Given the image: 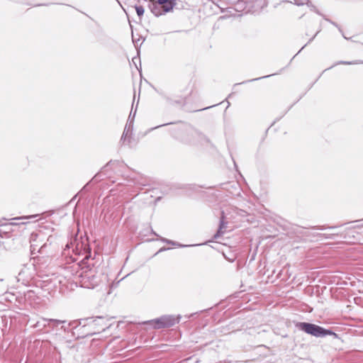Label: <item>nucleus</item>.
I'll list each match as a JSON object with an SVG mask.
<instances>
[{
	"mask_svg": "<svg viewBox=\"0 0 363 363\" xmlns=\"http://www.w3.org/2000/svg\"><path fill=\"white\" fill-rule=\"evenodd\" d=\"M228 227V222L225 221V216L224 212H221V217L220 219V224L216 233L213 235V239L216 240L222 236L225 232Z\"/></svg>",
	"mask_w": 363,
	"mask_h": 363,
	"instance_id": "nucleus-7",
	"label": "nucleus"
},
{
	"mask_svg": "<svg viewBox=\"0 0 363 363\" xmlns=\"http://www.w3.org/2000/svg\"><path fill=\"white\" fill-rule=\"evenodd\" d=\"M22 219H23V217H17V218H13L11 220H21Z\"/></svg>",
	"mask_w": 363,
	"mask_h": 363,
	"instance_id": "nucleus-18",
	"label": "nucleus"
},
{
	"mask_svg": "<svg viewBox=\"0 0 363 363\" xmlns=\"http://www.w3.org/2000/svg\"><path fill=\"white\" fill-rule=\"evenodd\" d=\"M112 163V161L108 162L104 167V169L108 167Z\"/></svg>",
	"mask_w": 363,
	"mask_h": 363,
	"instance_id": "nucleus-19",
	"label": "nucleus"
},
{
	"mask_svg": "<svg viewBox=\"0 0 363 363\" xmlns=\"http://www.w3.org/2000/svg\"><path fill=\"white\" fill-rule=\"evenodd\" d=\"M262 77H258L257 79H260ZM255 80H257V79H255Z\"/></svg>",
	"mask_w": 363,
	"mask_h": 363,
	"instance_id": "nucleus-22",
	"label": "nucleus"
},
{
	"mask_svg": "<svg viewBox=\"0 0 363 363\" xmlns=\"http://www.w3.org/2000/svg\"><path fill=\"white\" fill-rule=\"evenodd\" d=\"M294 4L298 6L308 5L310 0H294Z\"/></svg>",
	"mask_w": 363,
	"mask_h": 363,
	"instance_id": "nucleus-13",
	"label": "nucleus"
},
{
	"mask_svg": "<svg viewBox=\"0 0 363 363\" xmlns=\"http://www.w3.org/2000/svg\"><path fill=\"white\" fill-rule=\"evenodd\" d=\"M39 216H40V214H35V215H32V216H24L23 219L28 220L30 218H35L38 217Z\"/></svg>",
	"mask_w": 363,
	"mask_h": 363,
	"instance_id": "nucleus-15",
	"label": "nucleus"
},
{
	"mask_svg": "<svg viewBox=\"0 0 363 363\" xmlns=\"http://www.w3.org/2000/svg\"><path fill=\"white\" fill-rule=\"evenodd\" d=\"M33 294L34 291L31 290H28L27 291H24V299L31 298Z\"/></svg>",
	"mask_w": 363,
	"mask_h": 363,
	"instance_id": "nucleus-14",
	"label": "nucleus"
},
{
	"mask_svg": "<svg viewBox=\"0 0 363 363\" xmlns=\"http://www.w3.org/2000/svg\"><path fill=\"white\" fill-rule=\"evenodd\" d=\"M148 8L155 16H160L163 14L162 6L159 4L158 0H150Z\"/></svg>",
	"mask_w": 363,
	"mask_h": 363,
	"instance_id": "nucleus-8",
	"label": "nucleus"
},
{
	"mask_svg": "<svg viewBox=\"0 0 363 363\" xmlns=\"http://www.w3.org/2000/svg\"><path fill=\"white\" fill-rule=\"evenodd\" d=\"M177 138L185 144L196 145L202 143L203 141H208L206 138L193 129L181 130Z\"/></svg>",
	"mask_w": 363,
	"mask_h": 363,
	"instance_id": "nucleus-4",
	"label": "nucleus"
},
{
	"mask_svg": "<svg viewBox=\"0 0 363 363\" xmlns=\"http://www.w3.org/2000/svg\"><path fill=\"white\" fill-rule=\"evenodd\" d=\"M71 325L72 326V328H74V329H76L78 327V324L77 322H74Z\"/></svg>",
	"mask_w": 363,
	"mask_h": 363,
	"instance_id": "nucleus-17",
	"label": "nucleus"
},
{
	"mask_svg": "<svg viewBox=\"0 0 363 363\" xmlns=\"http://www.w3.org/2000/svg\"><path fill=\"white\" fill-rule=\"evenodd\" d=\"M162 240L163 242H167V243H171V244H172V245H174V244L173 242H172V241H170V240H169L164 239V238H162Z\"/></svg>",
	"mask_w": 363,
	"mask_h": 363,
	"instance_id": "nucleus-16",
	"label": "nucleus"
},
{
	"mask_svg": "<svg viewBox=\"0 0 363 363\" xmlns=\"http://www.w3.org/2000/svg\"><path fill=\"white\" fill-rule=\"evenodd\" d=\"M180 318V316L175 318L172 315H165L158 318L149 320L147 323L152 325L155 329H162L173 326L177 323H179Z\"/></svg>",
	"mask_w": 363,
	"mask_h": 363,
	"instance_id": "nucleus-6",
	"label": "nucleus"
},
{
	"mask_svg": "<svg viewBox=\"0 0 363 363\" xmlns=\"http://www.w3.org/2000/svg\"><path fill=\"white\" fill-rule=\"evenodd\" d=\"M296 327L298 330L316 337H322L327 335H336V334L332 330L325 329L313 323L300 322L296 324Z\"/></svg>",
	"mask_w": 363,
	"mask_h": 363,
	"instance_id": "nucleus-3",
	"label": "nucleus"
},
{
	"mask_svg": "<svg viewBox=\"0 0 363 363\" xmlns=\"http://www.w3.org/2000/svg\"><path fill=\"white\" fill-rule=\"evenodd\" d=\"M132 133L133 125L130 123L128 125L126 124L123 133L122 134L121 141H122L123 143L127 142L128 143H130Z\"/></svg>",
	"mask_w": 363,
	"mask_h": 363,
	"instance_id": "nucleus-11",
	"label": "nucleus"
},
{
	"mask_svg": "<svg viewBox=\"0 0 363 363\" xmlns=\"http://www.w3.org/2000/svg\"><path fill=\"white\" fill-rule=\"evenodd\" d=\"M168 124H169V123H168L162 124V125H158V126L155 127V128H159V127H162V126H164V125H168Z\"/></svg>",
	"mask_w": 363,
	"mask_h": 363,
	"instance_id": "nucleus-20",
	"label": "nucleus"
},
{
	"mask_svg": "<svg viewBox=\"0 0 363 363\" xmlns=\"http://www.w3.org/2000/svg\"><path fill=\"white\" fill-rule=\"evenodd\" d=\"M135 11L137 12L138 16L141 18L144 14V8L142 6H135Z\"/></svg>",
	"mask_w": 363,
	"mask_h": 363,
	"instance_id": "nucleus-12",
	"label": "nucleus"
},
{
	"mask_svg": "<svg viewBox=\"0 0 363 363\" xmlns=\"http://www.w3.org/2000/svg\"><path fill=\"white\" fill-rule=\"evenodd\" d=\"M62 323H64V321L57 319H47L43 318H40L35 322L33 320H27V324H29L31 328L43 333H48L51 328L58 326Z\"/></svg>",
	"mask_w": 363,
	"mask_h": 363,
	"instance_id": "nucleus-5",
	"label": "nucleus"
},
{
	"mask_svg": "<svg viewBox=\"0 0 363 363\" xmlns=\"http://www.w3.org/2000/svg\"><path fill=\"white\" fill-rule=\"evenodd\" d=\"M101 274H98L94 269H84L82 267L81 272L76 274L77 281L82 287L94 289L98 286L101 282Z\"/></svg>",
	"mask_w": 363,
	"mask_h": 363,
	"instance_id": "nucleus-1",
	"label": "nucleus"
},
{
	"mask_svg": "<svg viewBox=\"0 0 363 363\" xmlns=\"http://www.w3.org/2000/svg\"><path fill=\"white\" fill-rule=\"evenodd\" d=\"M52 237L50 235L47 238L46 234L41 230L33 232L30 237V253L34 255L37 253L43 254L44 249L47 247V242H52Z\"/></svg>",
	"mask_w": 363,
	"mask_h": 363,
	"instance_id": "nucleus-2",
	"label": "nucleus"
},
{
	"mask_svg": "<svg viewBox=\"0 0 363 363\" xmlns=\"http://www.w3.org/2000/svg\"><path fill=\"white\" fill-rule=\"evenodd\" d=\"M342 64H346V65H350L351 64V62H342Z\"/></svg>",
	"mask_w": 363,
	"mask_h": 363,
	"instance_id": "nucleus-21",
	"label": "nucleus"
},
{
	"mask_svg": "<svg viewBox=\"0 0 363 363\" xmlns=\"http://www.w3.org/2000/svg\"><path fill=\"white\" fill-rule=\"evenodd\" d=\"M86 320L88 321L87 324L90 326L101 325L102 327L101 328L97 329L98 332H99L100 330L104 331V330H105L106 328H108V326H106V325L102 324V323H104L105 321L104 318L102 317H97L95 319H94L92 318H87Z\"/></svg>",
	"mask_w": 363,
	"mask_h": 363,
	"instance_id": "nucleus-9",
	"label": "nucleus"
},
{
	"mask_svg": "<svg viewBox=\"0 0 363 363\" xmlns=\"http://www.w3.org/2000/svg\"><path fill=\"white\" fill-rule=\"evenodd\" d=\"M361 221H363V219Z\"/></svg>",
	"mask_w": 363,
	"mask_h": 363,
	"instance_id": "nucleus-23",
	"label": "nucleus"
},
{
	"mask_svg": "<svg viewBox=\"0 0 363 363\" xmlns=\"http://www.w3.org/2000/svg\"><path fill=\"white\" fill-rule=\"evenodd\" d=\"M158 2L162 6L163 14L172 11L176 5L175 0H158Z\"/></svg>",
	"mask_w": 363,
	"mask_h": 363,
	"instance_id": "nucleus-10",
	"label": "nucleus"
}]
</instances>
